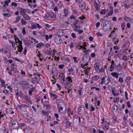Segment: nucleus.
<instances>
[{"label":"nucleus","instance_id":"f257e3e1","mask_svg":"<svg viewBox=\"0 0 133 133\" xmlns=\"http://www.w3.org/2000/svg\"><path fill=\"white\" fill-rule=\"evenodd\" d=\"M11 121L10 124L11 126L13 128L19 129V126L18 123L16 120L13 119L12 117L10 118Z\"/></svg>","mask_w":133,"mask_h":133},{"label":"nucleus","instance_id":"f03ea898","mask_svg":"<svg viewBox=\"0 0 133 133\" xmlns=\"http://www.w3.org/2000/svg\"><path fill=\"white\" fill-rule=\"evenodd\" d=\"M64 35H61L59 34H57L55 36V43L57 45L61 44L62 42V40L61 38V36H63Z\"/></svg>","mask_w":133,"mask_h":133},{"label":"nucleus","instance_id":"7ed1b4c3","mask_svg":"<svg viewBox=\"0 0 133 133\" xmlns=\"http://www.w3.org/2000/svg\"><path fill=\"white\" fill-rule=\"evenodd\" d=\"M19 84L23 88L26 89H28L30 87L28 81H21L20 82Z\"/></svg>","mask_w":133,"mask_h":133},{"label":"nucleus","instance_id":"20e7f679","mask_svg":"<svg viewBox=\"0 0 133 133\" xmlns=\"http://www.w3.org/2000/svg\"><path fill=\"white\" fill-rule=\"evenodd\" d=\"M68 71L69 72H71L72 74V75H74L75 72H77V67L75 66H73L71 69H68Z\"/></svg>","mask_w":133,"mask_h":133},{"label":"nucleus","instance_id":"39448f33","mask_svg":"<svg viewBox=\"0 0 133 133\" xmlns=\"http://www.w3.org/2000/svg\"><path fill=\"white\" fill-rule=\"evenodd\" d=\"M90 58L88 56H87L86 54H85L83 57L82 60L85 63H88L90 61Z\"/></svg>","mask_w":133,"mask_h":133},{"label":"nucleus","instance_id":"423d86ee","mask_svg":"<svg viewBox=\"0 0 133 133\" xmlns=\"http://www.w3.org/2000/svg\"><path fill=\"white\" fill-rule=\"evenodd\" d=\"M64 87L65 88L67 89L68 90L70 89L72 86V84L69 83H68L67 82H65L64 84Z\"/></svg>","mask_w":133,"mask_h":133},{"label":"nucleus","instance_id":"0eeeda50","mask_svg":"<svg viewBox=\"0 0 133 133\" xmlns=\"http://www.w3.org/2000/svg\"><path fill=\"white\" fill-rule=\"evenodd\" d=\"M57 104L59 112L62 114H64L65 113V111L63 110V108L62 107H60L59 104Z\"/></svg>","mask_w":133,"mask_h":133},{"label":"nucleus","instance_id":"6e6552de","mask_svg":"<svg viewBox=\"0 0 133 133\" xmlns=\"http://www.w3.org/2000/svg\"><path fill=\"white\" fill-rule=\"evenodd\" d=\"M18 10L20 12V14L22 16V15L25 14L26 9H24L22 8H19Z\"/></svg>","mask_w":133,"mask_h":133},{"label":"nucleus","instance_id":"1a4fd4ad","mask_svg":"<svg viewBox=\"0 0 133 133\" xmlns=\"http://www.w3.org/2000/svg\"><path fill=\"white\" fill-rule=\"evenodd\" d=\"M80 28L79 26H76V27L75 26V28H74V31H78L79 33H82L83 32V31L81 30H79Z\"/></svg>","mask_w":133,"mask_h":133},{"label":"nucleus","instance_id":"9d476101","mask_svg":"<svg viewBox=\"0 0 133 133\" xmlns=\"http://www.w3.org/2000/svg\"><path fill=\"white\" fill-rule=\"evenodd\" d=\"M85 107L84 105H81L78 108V111L79 112H82L84 110Z\"/></svg>","mask_w":133,"mask_h":133},{"label":"nucleus","instance_id":"9b49d317","mask_svg":"<svg viewBox=\"0 0 133 133\" xmlns=\"http://www.w3.org/2000/svg\"><path fill=\"white\" fill-rule=\"evenodd\" d=\"M22 16L26 20H28L30 19L29 16L26 14L22 15Z\"/></svg>","mask_w":133,"mask_h":133},{"label":"nucleus","instance_id":"f8f14e48","mask_svg":"<svg viewBox=\"0 0 133 133\" xmlns=\"http://www.w3.org/2000/svg\"><path fill=\"white\" fill-rule=\"evenodd\" d=\"M65 81L66 82L71 84L72 81L71 77H69L66 78Z\"/></svg>","mask_w":133,"mask_h":133},{"label":"nucleus","instance_id":"ddd939ff","mask_svg":"<svg viewBox=\"0 0 133 133\" xmlns=\"http://www.w3.org/2000/svg\"><path fill=\"white\" fill-rule=\"evenodd\" d=\"M16 95L17 96H19L21 97H22L23 96V94L22 92L20 90L19 91L17 92L16 93Z\"/></svg>","mask_w":133,"mask_h":133},{"label":"nucleus","instance_id":"4468645a","mask_svg":"<svg viewBox=\"0 0 133 133\" xmlns=\"http://www.w3.org/2000/svg\"><path fill=\"white\" fill-rule=\"evenodd\" d=\"M32 28L33 29H35L37 28H41V26L38 24L36 23L32 26Z\"/></svg>","mask_w":133,"mask_h":133},{"label":"nucleus","instance_id":"2eb2a0df","mask_svg":"<svg viewBox=\"0 0 133 133\" xmlns=\"http://www.w3.org/2000/svg\"><path fill=\"white\" fill-rule=\"evenodd\" d=\"M102 125L104 128H107L109 126V124L108 122L105 121L102 123Z\"/></svg>","mask_w":133,"mask_h":133},{"label":"nucleus","instance_id":"dca6fc26","mask_svg":"<svg viewBox=\"0 0 133 133\" xmlns=\"http://www.w3.org/2000/svg\"><path fill=\"white\" fill-rule=\"evenodd\" d=\"M95 69L96 71H98L99 69V65L98 63H97L94 65Z\"/></svg>","mask_w":133,"mask_h":133},{"label":"nucleus","instance_id":"f3484780","mask_svg":"<svg viewBox=\"0 0 133 133\" xmlns=\"http://www.w3.org/2000/svg\"><path fill=\"white\" fill-rule=\"evenodd\" d=\"M111 75L114 77H115L117 79L118 77V75L116 72H113L111 73Z\"/></svg>","mask_w":133,"mask_h":133},{"label":"nucleus","instance_id":"a211bd4d","mask_svg":"<svg viewBox=\"0 0 133 133\" xmlns=\"http://www.w3.org/2000/svg\"><path fill=\"white\" fill-rule=\"evenodd\" d=\"M18 108L20 110L21 109L23 108L26 107L27 105L26 104H22L21 105H18L17 106Z\"/></svg>","mask_w":133,"mask_h":133},{"label":"nucleus","instance_id":"6ab92c4d","mask_svg":"<svg viewBox=\"0 0 133 133\" xmlns=\"http://www.w3.org/2000/svg\"><path fill=\"white\" fill-rule=\"evenodd\" d=\"M17 47L18 48V51L19 52H21L22 51L23 49V48L22 45H19L18 46H17Z\"/></svg>","mask_w":133,"mask_h":133},{"label":"nucleus","instance_id":"aec40b11","mask_svg":"<svg viewBox=\"0 0 133 133\" xmlns=\"http://www.w3.org/2000/svg\"><path fill=\"white\" fill-rule=\"evenodd\" d=\"M49 8H52L54 7V4L53 2H52L50 1L49 3Z\"/></svg>","mask_w":133,"mask_h":133},{"label":"nucleus","instance_id":"412c9836","mask_svg":"<svg viewBox=\"0 0 133 133\" xmlns=\"http://www.w3.org/2000/svg\"><path fill=\"white\" fill-rule=\"evenodd\" d=\"M44 44L42 42L40 43L37 44V47L38 48H41V46H44Z\"/></svg>","mask_w":133,"mask_h":133},{"label":"nucleus","instance_id":"4be33fe9","mask_svg":"<svg viewBox=\"0 0 133 133\" xmlns=\"http://www.w3.org/2000/svg\"><path fill=\"white\" fill-rule=\"evenodd\" d=\"M50 16L51 18H54L56 17V15L53 12H51L49 13Z\"/></svg>","mask_w":133,"mask_h":133},{"label":"nucleus","instance_id":"5701e85b","mask_svg":"<svg viewBox=\"0 0 133 133\" xmlns=\"http://www.w3.org/2000/svg\"><path fill=\"white\" fill-rule=\"evenodd\" d=\"M107 11L105 9H102L100 11V14L102 15H105L107 12Z\"/></svg>","mask_w":133,"mask_h":133},{"label":"nucleus","instance_id":"b1692460","mask_svg":"<svg viewBox=\"0 0 133 133\" xmlns=\"http://www.w3.org/2000/svg\"><path fill=\"white\" fill-rule=\"evenodd\" d=\"M64 13L65 16H67L68 14V9L67 8H66L64 9Z\"/></svg>","mask_w":133,"mask_h":133},{"label":"nucleus","instance_id":"393cba45","mask_svg":"<svg viewBox=\"0 0 133 133\" xmlns=\"http://www.w3.org/2000/svg\"><path fill=\"white\" fill-rule=\"evenodd\" d=\"M61 75H62L61 76V82L62 83H64L65 81V76L64 75L63 73H62L61 74Z\"/></svg>","mask_w":133,"mask_h":133},{"label":"nucleus","instance_id":"a878e982","mask_svg":"<svg viewBox=\"0 0 133 133\" xmlns=\"http://www.w3.org/2000/svg\"><path fill=\"white\" fill-rule=\"evenodd\" d=\"M112 40L115 42V44L118 43L119 42V40L117 39V38H116V37H114L112 39Z\"/></svg>","mask_w":133,"mask_h":133},{"label":"nucleus","instance_id":"bb28decb","mask_svg":"<svg viewBox=\"0 0 133 133\" xmlns=\"http://www.w3.org/2000/svg\"><path fill=\"white\" fill-rule=\"evenodd\" d=\"M89 108H90V109H89L90 111H93L95 110V108L93 107L92 105L90 104L89 105Z\"/></svg>","mask_w":133,"mask_h":133},{"label":"nucleus","instance_id":"cd10ccee","mask_svg":"<svg viewBox=\"0 0 133 133\" xmlns=\"http://www.w3.org/2000/svg\"><path fill=\"white\" fill-rule=\"evenodd\" d=\"M35 90L34 88V87H32L31 90H29V95L30 96H31L32 95V93Z\"/></svg>","mask_w":133,"mask_h":133},{"label":"nucleus","instance_id":"c85d7f7f","mask_svg":"<svg viewBox=\"0 0 133 133\" xmlns=\"http://www.w3.org/2000/svg\"><path fill=\"white\" fill-rule=\"evenodd\" d=\"M79 18L81 19L80 22L81 23H83L84 22V19H85V18L84 16H81L79 17Z\"/></svg>","mask_w":133,"mask_h":133},{"label":"nucleus","instance_id":"c756f323","mask_svg":"<svg viewBox=\"0 0 133 133\" xmlns=\"http://www.w3.org/2000/svg\"><path fill=\"white\" fill-rule=\"evenodd\" d=\"M18 129L13 128L11 130L12 133H18Z\"/></svg>","mask_w":133,"mask_h":133},{"label":"nucleus","instance_id":"7c9ffc66","mask_svg":"<svg viewBox=\"0 0 133 133\" xmlns=\"http://www.w3.org/2000/svg\"><path fill=\"white\" fill-rule=\"evenodd\" d=\"M21 17L19 16H17L16 18V20L14 22V23H15L18 22L20 20Z\"/></svg>","mask_w":133,"mask_h":133},{"label":"nucleus","instance_id":"2f4dec72","mask_svg":"<svg viewBox=\"0 0 133 133\" xmlns=\"http://www.w3.org/2000/svg\"><path fill=\"white\" fill-rule=\"evenodd\" d=\"M42 112L44 115L48 116L49 115V111H45L44 110H43L42 111Z\"/></svg>","mask_w":133,"mask_h":133},{"label":"nucleus","instance_id":"473e14b6","mask_svg":"<svg viewBox=\"0 0 133 133\" xmlns=\"http://www.w3.org/2000/svg\"><path fill=\"white\" fill-rule=\"evenodd\" d=\"M75 118L78 119L79 120V123H81V119L80 117L77 115H75L74 116Z\"/></svg>","mask_w":133,"mask_h":133},{"label":"nucleus","instance_id":"72a5a7b5","mask_svg":"<svg viewBox=\"0 0 133 133\" xmlns=\"http://www.w3.org/2000/svg\"><path fill=\"white\" fill-rule=\"evenodd\" d=\"M50 94L51 97H53L55 99H56L58 98V96L55 94L50 93Z\"/></svg>","mask_w":133,"mask_h":133},{"label":"nucleus","instance_id":"f704fd0d","mask_svg":"<svg viewBox=\"0 0 133 133\" xmlns=\"http://www.w3.org/2000/svg\"><path fill=\"white\" fill-rule=\"evenodd\" d=\"M66 123V128H68V127H70L71 124V123L69 121H65Z\"/></svg>","mask_w":133,"mask_h":133},{"label":"nucleus","instance_id":"c9c22d12","mask_svg":"<svg viewBox=\"0 0 133 133\" xmlns=\"http://www.w3.org/2000/svg\"><path fill=\"white\" fill-rule=\"evenodd\" d=\"M112 48H111L110 51L109 53V57H111V56H113L114 55V53L113 51H112Z\"/></svg>","mask_w":133,"mask_h":133},{"label":"nucleus","instance_id":"e433bc0d","mask_svg":"<svg viewBox=\"0 0 133 133\" xmlns=\"http://www.w3.org/2000/svg\"><path fill=\"white\" fill-rule=\"evenodd\" d=\"M9 42L11 44L12 47L14 48L15 45V42L11 40H9Z\"/></svg>","mask_w":133,"mask_h":133},{"label":"nucleus","instance_id":"4c0bfd02","mask_svg":"<svg viewBox=\"0 0 133 133\" xmlns=\"http://www.w3.org/2000/svg\"><path fill=\"white\" fill-rule=\"evenodd\" d=\"M111 9L109 11V12L108 14V15H112L113 14V8L112 7H111Z\"/></svg>","mask_w":133,"mask_h":133},{"label":"nucleus","instance_id":"58836bf2","mask_svg":"<svg viewBox=\"0 0 133 133\" xmlns=\"http://www.w3.org/2000/svg\"><path fill=\"white\" fill-rule=\"evenodd\" d=\"M24 43L25 45L27 47H28L30 45H31V44L29 43V42H28L26 41H24Z\"/></svg>","mask_w":133,"mask_h":133},{"label":"nucleus","instance_id":"ea45409f","mask_svg":"<svg viewBox=\"0 0 133 133\" xmlns=\"http://www.w3.org/2000/svg\"><path fill=\"white\" fill-rule=\"evenodd\" d=\"M80 6L81 8H82V9H84L85 8V5L84 3H83V4H80Z\"/></svg>","mask_w":133,"mask_h":133},{"label":"nucleus","instance_id":"a19ab883","mask_svg":"<svg viewBox=\"0 0 133 133\" xmlns=\"http://www.w3.org/2000/svg\"><path fill=\"white\" fill-rule=\"evenodd\" d=\"M15 65L14 64H11V69L12 71H13L15 70Z\"/></svg>","mask_w":133,"mask_h":133},{"label":"nucleus","instance_id":"79ce46f5","mask_svg":"<svg viewBox=\"0 0 133 133\" xmlns=\"http://www.w3.org/2000/svg\"><path fill=\"white\" fill-rule=\"evenodd\" d=\"M112 94L114 96H117V94L116 93L114 89V88H112Z\"/></svg>","mask_w":133,"mask_h":133},{"label":"nucleus","instance_id":"37998d69","mask_svg":"<svg viewBox=\"0 0 133 133\" xmlns=\"http://www.w3.org/2000/svg\"><path fill=\"white\" fill-rule=\"evenodd\" d=\"M45 106L46 107V108L47 109H49L50 108H51V107L50 105V104H46L44 105V107H45Z\"/></svg>","mask_w":133,"mask_h":133},{"label":"nucleus","instance_id":"c03bdc74","mask_svg":"<svg viewBox=\"0 0 133 133\" xmlns=\"http://www.w3.org/2000/svg\"><path fill=\"white\" fill-rule=\"evenodd\" d=\"M21 22L22 24L24 25H25L27 23V22L23 18L21 19Z\"/></svg>","mask_w":133,"mask_h":133},{"label":"nucleus","instance_id":"a18cd8bd","mask_svg":"<svg viewBox=\"0 0 133 133\" xmlns=\"http://www.w3.org/2000/svg\"><path fill=\"white\" fill-rule=\"evenodd\" d=\"M14 36L15 37V39H17V40H18L19 41V45H22V42L21 41H19L18 39V38L16 37V36L15 35H14Z\"/></svg>","mask_w":133,"mask_h":133},{"label":"nucleus","instance_id":"49530a36","mask_svg":"<svg viewBox=\"0 0 133 133\" xmlns=\"http://www.w3.org/2000/svg\"><path fill=\"white\" fill-rule=\"evenodd\" d=\"M116 108H115L114 106H113L112 108V110L115 112H116L118 109L117 106H116Z\"/></svg>","mask_w":133,"mask_h":133},{"label":"nucleus","instance_id":"de8ad7c7","mask_svg":"<svg viewBox=\"0 0 133 133\" xmlns=\"http://www.w3.org/2000/svg\"><path fill=\"white\" fill-rule=\"evenodd\" d=\"M90 69L89 68H88L84 70V71L85 72V73L86 75H88V73L89 72V71L90 70Z\"/></svg>","mask_w":133,"mask_h":133},{"label":"nucleus","instance_id":"09e8293b","mask_svg":"<svg viewBox=\"0 0 133 133\" xmlns=\"http://www.w3.org/2000/svg\"><path fill=\"white\" fill-rule=\"evenodd\" d=\"M111 65L110 66V68L114 69V63L113 61L112 62Z\"/></svg>","mask_w":133,"mask_h":133},{"label":"nucleus","instance_id":"8fccbe9b","mask_svg":"<svg viewBox=\"0 0 133 133\" xmlns=\"http://www.w3.org/2000/svg\"><path fill=\"white\" fill-rule=\"evenodd\" d=\"M5 133H9V132L8 131H5L4 130L0 129V133H5Z\"/></svg>","mask_w":133,"mask_h":133},{"label":"nucleus","instance_id":"3c124183","mask_svg":"<svg viewBox=\"0 0 133 133\" xmlns=\"http://www.w3.org/2000/svg\"><path fill=\"white\" fill-rule=\"evenodd\" d=\"M74 43L72 42H70V48L71 49L74 48Z\"/></svg>","mask_w":133,"mask_h":133},{"label":"nucleus","instance_id":"603ef678","mask_svg":"<svg viewBox=\"0 0 133 133\" xmlns=\"http://www.w3.org/2000/svg\"><path fill=\"white\" fill-rule=\"evenodd\" d=\"M50 51L48 50H45V52L44 53L45 54H47L48 55H50Z\"/></svg>","mask_w":133,"mask_h":133},{"label":"nucleus","instance_id":"864d4df0","mask_svg":"<svg viewBox=\"0 0 133 133\" xmlns=\"http://www.w3.org/2000/svg\"><path fill=\"white\" fill-rule=\"evenodd\" d=\"M49 14H46L45 15V17L46 19H49Z\"/></svg>","mask_w":133,"mask_h":133},{"label":"nucleus","instance_id":"5fc2aeb1","mask_svg":"<svg viewBox=\"0 0 133 133\" xmlns=\"http://www.w3.org/2000/svg\"><path fill=\"white\" fill-rule=\"evenodd\" d=\"M8 1H5L4 2V3H5V4L6 5H8L11 2L10 0H8Z\"/></svg>","mask_w":133,"mask_h":133},{"label":"nucleus","instance_id":"6e6d98bb","mask_svg":"<svg viewBox=\"0 0 133 133\" xmlns=\"http://www.w3.org/2000/svg\"><path fill=\"white\" fill-rule=\"evenodd\" d=\"M3 92L4 93L5 95H7L8 94L9 92L6 89L3 91Z\"/></svg>","mask_w":133,"mask_h":133},{"label":"nucleus","instance_id":"4d7b16f0","mask_svg":"<svg viewBox=\"0 0 133 133\" xmlns=\"http://www.w3.org/2000/svg\"><path fill=\"white\" fill-rule=\"evenodd\" d=\"M131 78V77L130 76H128L127 77L125 81L128 82Z\"/></svg>","mask_w":133,"mask_h":133},{"label":"nucleus","instance_id":"13d9d810","mask_svg":"<svg viewBox=\"0 0 133 133\" xmlns=\"http://www.w3.org/2000/svg\"><path fill=\"white\" fill-rule=\"evenodd\" d=\"M11 5L13 6H14L16 7L17 5V4L14 2H12L11 3Z\"/></svg>","mask_w":133,"mask_h":133},{"label":"nucleus","instance_id":"bf43d9fd","mask_svg":"<svg viewBox=\"0 0 133 133\" xmlns=\"http://www.w3.org/2000/svg\"><path fill=\"white\" fill-rule=\"evenodd\" d=\"M99 77L98 75H95L93 77L95 80H97L98 79Z\"/></svg>","mask_w":133,"mask_h":133},{"label":"nucleus","instance_id":"052dcab7","mask_svg":"<svg viewBox=\"0 0 133 133\" xmlns=\"http://www.w3.org/2000/svg\"><path fill=\"white\" fill-rule=\"evenodd\" d=\"M105 78L106 79H107V81H108V82H110V79L108 76H105Z\"/></svg>","mask_w":133,"mask_h":133},{"label":"nucleus","instance_id":"680f3d73","mask_svg":"<svg viewBox=\"0 0 133 133\" xmlns=\"http://www.w3.org/2000/svg\"><path fill=\"white\" fill-rule=\"evenodd\" d=\"M119 81L122 83L124 81L123 80V78L122 77H120L119 79Z\"/></svg>","mask_w":133,"mask_h":133},{"label":"nucleus","instance_id":"e2e57ef3","mask_svg":"<svg viewBox=\"0 0 133 133\" xmlns=\"http://www.w3.org/2000/svg\"><path fill=\"white\" fill-rule=\"evenodd\" d=\"M83 48L82 46H79L78 45L76 47V48L78 49H81Z\"/></svg>","mask_w":133,"mask_h":133},{"label":"nucleus","instance_id":"0e129e2a","mask_svg":"<svg viewBox=\"0 0 133 133\" xmlns=\"http://www.w3.org/2000/svg\"><path fill=\"white\" fill-rule=\"evenodd\" d=\"M77 57H74L73 58V59L74 60V61L75 63H77L78 62L77 60Z\"/></svg>","mask_w":133,"mask_h":133},{"label":"nucleus","instance_id":"69168bd1","mask_svg":"<svg viewBox=\"0 0 133 133\" xmlns=\"http://www.w3.org/2000/svg\"><path fill=\"white\" fill-rule=\"evenodd\" d=\"M27 50L26 47H25L24 49V51L23 52V53L25 55H26V52H27Z\"/></svg>","mask_w":133,"mask_h":133},{"label":"nucleus","instance_id":"338daca9","mask_svg":"<svg viewBox=\"0 0 133 133\" xmlns=\"http://www.w3.org/2000/svg\"><path fill=\"white\" fill-rule=\"evenodd\" d=\"M26 12L30 14V13L31 11L29 9H26L25 12Z\"/></svg>","mask_w":133,"mask_h":133},{"label":"nucleus","instance_id":"774afa93","mask_svg":"<svg viewBox=\"0 0 133 133\" xmlns=\"http://www.w3.org/2000/svg\"><path fill=\"white\" fill-rule=\"evenodd\" d=\"M64 66V65L63 64L60 65L59 66V68L61 69H63Z\"/></svg>","mask_w":133,"mask_h":133}]
</instances>
